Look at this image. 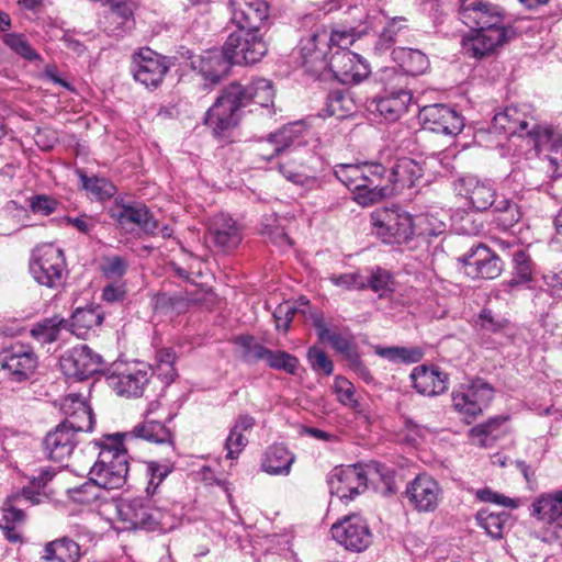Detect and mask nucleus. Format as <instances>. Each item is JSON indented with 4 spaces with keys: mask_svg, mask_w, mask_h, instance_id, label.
Listing matches in <instances>:
<instances>
[{
    "mask_svg": "<svg viewBox=\"0 0 562 562\" xmlns=\"http://www.w3.org/2000/svg\"><path fill=\"white\" fill-rule=\"evenodd\" d=\"M143 439L153 443H168L173 447V435L165 424L145 419L131 431L106 435L103 440H95L100 449L89 474L95 475L97 482L108 490H117L125 485L128 474V452L125 443Z\"/></svg>",
    "mask_w": 562,
    "mask_h": 562,
    "instance_id": "f257e3e1",
    "label": "nucleus"
},
{
    "mask_svg": "<svg viewBox=\"0 0 562 562\" xmlns=\"http://www.w3.org/2000/svg\"><path fill=\"white\" fill-rule=\"evenodd\" d=\"M272 82L259 78L248 85L233 81L221 91L213 105L205 112L203 124L217 140H226L239 125L244 109L255 103L262 108L273 102Z\"/></svg>",
    "mask_w": 562,
    "mask_h": 562,
    "instance_id": "f03ea898",
    "label": "nucleus"
},
{
    "mask_svg": "<svg viewBox=\"0 0 562 562\" xmlns=\"http://www.w3.org/2000/svg\"><path fill=\"white\" fill-rule=\"evenodd\" d=\"M302 131V124L292 123L270 134L268 142L273 146L272 153L261 157L270 160L274 156H282L279 170L283 177L293 183L313 189L318 187L315 165L319 159L313 151L302 146L300 140Z\"/></svg>",
    "mask_w": 562,
    "mask_h": 562,
    "instance_id": "7ed1b4c3",
    "label": "nucleus"
},
{
    "mask_svg": "<svg viewBox=\"0 0 562 562\" xmlns=\"http://www.w3.org/2000/svg\"><path fill=\"white\" fill-rule=\"evenodd\" d=\"M488 131L504 136L505 139L521 138L529 149L536 153L550 138L548 130L542 128L532 116L521 112L517 106H506L503 111L495 113Z\"/></svg>",
    "mask_w": 562,
    "mask_h": 562,
    "instance_id": "20e7f679",
    "label": "nucleus"
},
{
    "mask_svg": "<svg viewBox=\"0 0 562 562\" xmlns=\"http://www.w3.org/2000/svg\"><path fill=\"white\" fill-rule=\"evenodd\" d=\"M30 272L40 285L59 290L67 279L64 251L52 244L36 247L32 251Z\"/></svg>",
    "mask_w": 562,
    "mask_h": 562,
    "instance_id": "39448f33",
    "label": "nucleus"
},
{
    "mask_svg": "<svg viewBox=\"0 0 562 562\" xmlns=\"http://www.w3.org/2000/svg\"><path fill=\"white\" fill-rule=\"evenodd\" d=\"M494 387L482 378H475L469 384H461L452 391V405L470 424L491 404L494 398Z\"/></svg>",
    "mask_w": 562,
    "mask_h": 562,
    "instance_id": "423d86ee",
    "label": "nucleus"
},
{
    "mask_svg": "<svg viewBox=\"0 0 562 562\" xmlns=\"http://www.w3.org/2000/svg\"><path fill=\"white\" fill-rule=\"evenodd\" d=\"M375 233L386 244H407L414 238L413 215L400 206L376 210L372 213Z\"/></svg>",
    "mask_w": 562,
    "mask_h": 562,
    "instance_id": "0eeeda50",
    "label": "nucleus"
},
{
    "mask_svg": "<svg viewBox=\"0 0 562 562\" xmlns=\"http://www.w3.org/2000/svg\"><path fill=\"white\" fill-rule=\"evenodd\" d=\"M153 374L151 367L145 362L134 361L116 364L106 376L109 386L120 396L140 397Z\"/></svg>",
    "mask_w": 562,
    "mask_h": 562,
    "instance_id": "6e6552de",
    "label": "nucleus"
},
{
    "mask_svg": "<svg viewBox=\"0 0 562 562\" xmlns=\"http://www.w3.org/2000/svg\"><path fill=\"white\" fill-rule=\"evenodd\" d=\"M168 57L149 47H142L132 55L131 72L135 81L147 89H156L170 69Z\"/></svg>",
    "mask_w": 562,
    "mask_h": 562,
    "instance_id": "1a4fd4ad",
    "label": "nucleus"
},
{
    "mask_svg": "<svg viewBox=\"0 0 562 562\" xmlns=\"http://www.w3.org/2000/svg\"><path fill=\"white\" fill-rule=\"evenodd\" d=\"M460 16L464 24L472 31L487 32L496 31L505 32L507 35H515L512 26H504V15L497 5L484 3L481 0L471 2L463 1L459 9Z\"/></svg>",
    "mask_w": 562,
    "mask_h": 562,
    "instance_id": "9d476101",
    "label": "nucleus"
},
{
    "mask_svg": "<svg viewBox=\"0 0 562 562\" xmlns=\"http://www.w3.org/2000/svg\"><path fill=\"white\" fill-rule=\"evenodd\" d=\"M224 46L233 64L240 66L255 65L268 53V45L259 32H232Z\"/></svg>",
    "mask_w": 562,
    "mask_h": 562,
    "instance_id": "9b49d317",
    "label": "nucleus"
},
{
    "mask_svg": "<svg viewBox=\"0 0 562 562\" xmlns=\"http://www.w3.org/2000/svg\"><path fill=\"white\" fill-rule=\"evenodd\" d=\"M330 532L337 543L351 552H363L373 541L368 522L357 514L344 516L333 524Z\"/></svg>",
    "mask_w": 562,
    "mask_h": 562,
    "instance_id": "f8f14e48",
    "label": "nucleus"
},
{
    "mask_svg": "<svg viewBox=\"0 0 562 562\" xmlns=\"http://www.w3.org/2000/svg\"><path fill=\"white\" fill-rule=\"evenodd\" d=\"M117 513L122 521L130 524V529L156 530L164 527L162 513L151 506L148 496L122 499Z\"/></svg>",
    "mask_w": 562,
    "mask_h": 562,
    "instance_id": "ddd939ff",
    "label": "nucleus"
},
{
    "mask_svg": "<svg viewBox=\"0 0 562 562\" xmlns=\"http://www.w3.org/2000/svg\"><path fill=\"white\" fill-rule=\"evenodd\" d=\"M109 214L122 229L128 233H132L133 228L137 227L146 236L154 237L158 234V220L149 207L142 202L119 204L116 199L115 205L109 211Z\"/></svg>",
    "mask_w": 562,
    "mask_h": 562,
    "instance_id": "4468645a",
    "label": "nucleus"
},
{
    "mask_svg": "<svg viewBox=\"0 0 562 562\" xmlns=\"http://www.w3.org/2000/svg\"><path fill=\"white\" fill-rule=\"evenodd\" d=\"M38 359L30 345L16 342L0 352V367L12 382H23L31 378Z\"/></svg>",
    "mask_w": 562,
    "mask_h": 562,
    "instance_id": "2eb2a0df",
    "label": "nucleus"
},
{
    "mask_svg": "<svg viewBox=\"0 0 562 562\" xmlns=\"http://www.w3.org/2000/svg\"><path fill=\"white\" fill-rule=\"evenodd\" d=\"M367 483L368 473L359 463L336 467L327 476L330 494L341 501H352L367 488Z\"/></svg>",
    "mask_w": 562,
    "mask_h": 562,
    "instance_id": "dca6fc26",
    "label": "nucleus"
},
{
    "mask_svg": "<svg viewBox=\"0 0 562 562\" xmlns=\"http://www.w3.org/2000/svg\"><path fill=\"white\" fill-rule=\"evenodd\" d=\"M61 371L68 378L86 380L103 369L102 357L87 345L67 350L59 359Z\"/></svg>",
    "mask_w": 562,
    "mask_h": 562,
    "instance_id": "f3484780",
    "label": "nucleus"
},
{
    "mask_svg": "<svg viewBox=\"0 0 562 562\" xmlns=\"http://www.w3.org/2000/svg\"><path fill=\"white\" fill-rule=\"evenodd\" d=\"M424 131L446 136H457L464 127L463 116L446 104L424 106L418 114Z\"/></svg>",
    "mask_w": 562,
    "mask_h": 562,
    "instance_id": "a211bd4d",
    "label": "nucleus"
},
{
    "mask_svg": "<svg viewBox=\"0 0 562 562\" xmlns=\"http://www.w3.org/2000/svg\"><path fill=\"white\" fill-rule=\"evenodd\" d=\"M327 68L342 85H358L369 77V63L349 49H337L329 58Z\"/></svg>",
    "mask_w": 562,
    "mask_h": 562,
    "instance_id": "6ab92c4d",
    "label": "nucleus"
},
{
    "mask_svg": "<svg viewBox=\"0 0 562 562\" xmlns=\"http://www.w3.org/2000/svg\"><path fill=\"white\" fill-rule=\"evenodd\" d=\"M458 260L467 268V274L472 278L492 280L501 276L504 269V262L499 256L482 243L472 245Z\"/></svg>",
    "mask_w": 562,
    "mask_h": 562,
    "instance_id": "aec40b11",
    "label": "nucleus"
},
{
    "mask_svg": "<svg viewBox=\"0 0 562 562\" xmlns=\"http://www.w3.org/2000/svg\"><path fill=\"white\" fill-rule=\"evenodd\" d=\"M442 490L429 474H418L406 484L404 497L408 505L418 513H432L437 509Z\"/></svg>",
    "mask_w": 562,
    "mask_h": 562,
    "instance_id": "412c9836",
    "label": "nucleus"
},
{
    "mask_svg": "<svg viewBox=\"0 0 562 562\" xmlns=\"http://www.w3.org/2000/svg\"><path fill=\"white\" fill-rule=\"evenodd\" d=\"M363 172V191L353 196L361 206H369L382 199L392 195L391 184L387 181L389 169L380 162H367L360 166Z\"/></svg>",
    "mask_w": 562,
    "mask_h": 562,
    "instance_id": "4be33fe9",
    "label": "nucleus"
},
{
    "mask_svg": "<svg viewBox=\"0 0 562 562\" xmlns=\"http://www.w3.org/2000/svg\"><path fill=\"white\" fill-rule=\"evenodd\" d=\"M231 21L236 31L259 32L269 18L266 0H231Z\"/></svg>",
    "mask_w": 562,
    "mask_h": 562,
    "instance_id": "5701e85b",
    "label": "nucleus"
},
{
    "mask_svg": "<svg viewBox=\"0 0 562 562\" xmlns=\"http://www.w3.org/2000/svg\"><path fill=\"white\" fill-rule=\"evenodd\" d=\"M192 68L198 70L205 83L204 86H216L225 79L234 65L225 46L221 49H209L191 61Z\"/></svg>",
    "mask_w": 562,
    "mask_h": 562,
    "instance_id": "b1692460",
    "label": "nucleus"
},
{
    "mask_svg": "<svg viewBox=\"0 0 562 562\" xmlns=\"http://www.w3.org/2000/svg\"><path fill=\"white\" fill-rule=\"evenodd\" d=\"M328 52V29L325 25L317 26L308 37L300 42L303 65L313 72L327 69Z\"/></svg>",
    "mask_w": 562,
    "mask_h": 562,
    "instance_id": "393cba45",
    "label": "nucleus"
},
{
    "mask_svg": "<svg viewBox=\"0 0 562 562\" xmlns=\"http://www.w3.org/2000/svg\"><path fill=\"white\" fill-rule=\"evenodd\" d=\"M61 411L65 415V419L60 422L63 426L76 435L92 431L94 414L91 406L80 394L67 395L63 401Z\"/></svg>",
    "mask_w": 562,
    "mask_h": 562,
    "instance_id": "a878e982",
    "label": "nucleus"
},
{
    "mask_svg": "<svg viewBox=\"0 0 562 562\" xmlns=\"http://www.w3.org/2000/svg\"><path fill=\"white\" fill-rule=\"evenodd\" d=\"M457 189L459 194L480 212L491 209L497 199L496 190L490 182L471 175L460 177L457 181Z\"/></svg>",
    "mask_w": 562,
    "mask_h": 562,
    "instance_id": "bb28decb",
    "label": "nucleus"
},
{
    "mask_svg": "<svg viewBox=\"0 0 562 562\" xmlns=\"http://www.w3.org/2000/svg\"><path fill=\"white\" fill-rule=\"evenodd\" d=\"M411 380L417 393L436 396L448 390L449 375L434 364H419L413 369Z\"/></svg>",
    "mask_w": 562,
    "mask_h": 562,
    "instance_id": "cd10ccee",
    "label": "nucleus"
},
{
    "mask_svg": "<svg viewBox=\"0 0 562 562\" xmlns=\"http://www.w3.org/2000/svg\"><path fill=\"white\" fill-rule=\"evenodd\" d=\"M77 445V435L59 423L44 437L43 451L48 460L64 462L71 456Z\"/></svg>",
    "mask_w": 562,
    "mask_h": 562,
    "instance_id": "c85d7f7f",
    "label": "nucleus"
},
{
    "mask_svg": "<svg viewBox=\"0 0 562 562\" xmlns=\"http://www.w3.org/2000/svg\"><path fill=\"white\" fill-rule=\"evenodd\" d=\"M424 176L419 162L408 157L398 158L389 169L387 181L392 194L401 193L405 189L415 188Z\"/></svg>",
    "mask_w": 562,
    "mask_h": 562,
    "instance_id": "c756f323",
    "label": "nucleus"
},
{
    "mask_svg": "<svg viewBox=\"0 0 562 562\" xmlns=\"http://www.w3.org/2000/svg\"><path fill=\"white\" fill-rule=\"evenodd\" d=\"M209 234L214 246L223 251L235 249L243 239L241 228L228 214H217L213 217Z\"/></svg>",
    "mask_w": 562,
    "mask_h": 562,
    "instance_id": "7c9ffc66",
    "label": "nucleus"
},
{
    "mask_svg": "<svg viewBox=\"0 0 562 562\" xmlns=\"http://www.w3.org/2000/svg\"><path fill=\"white\" fill-rule=\"evenodd\" d=\"M474 32L475 34L472 37L463 42V48L468 54H470V56L476 59H482L492 55L497 47L514 37V35H507L505 32Z\"/></svg>",
    "mask_w": 562,
    "mask_h": 562,
    "instance_id": "2f4dec72",
    "label": "nucleus"
},
{
    "mask_svg": "<svg viewBox=\"0 0 562 562\" xmlns=\"http://www.w3.org/2000/svg\"><path fill=\"white\" fill-rule=\"evenodd\" d=\"M413 99L411 91L400 89L374 100L375 111L389 122L397 121L408 108Z\"/></svg>",
    "mask_w": 562,
    "mask_h": 562,
    "instance_id": "473e14b6",
    "label": "nucleus"
},
{
    "mask_svg": "<svg viewBox=\"0 0 562 562\" xmlns=\"http://www.w3.org/2000/svg\"><path fill=\"white\" fill-rule=\"evenodd\" d=\"M203 301L200 292H159L155 296V308L162 313L176 312L186 313L191 305L200 304Z\"/></svg>",
    "mask_w": 562,
    "mask_h": 562,
    "instance_id": "72a5a7b5",
    "label": "nucleus"
},
{
    "mask_svg": "<svg viewBox=\"0 0 562 562\" xmlns=\"http://www.w3.org/2000/svg\"><path fill=\"white\" fill-rule=\"evenodd\" d=\"M103 319L104 315L99 305L77 307L68 321L67 328L76 336L81 337L88 330L100 326Z\"/></svg>",
    "mask_w": 562,
    "mask_h": 562,
    "instance_id": "f704fd0d",
    "label": "nucleus"
},
{
    "mask_svg": "<svg viewBox=\"0 0 562 562\" xmlns=\"http://www.w3.org/2000/svg\"><path fill=\"white\" fill-rule=\"evenodd\" d=\"M109 4V12L105 15V21L110 24H115L113 27L105 26V31L114 36H122L127 30L134 26V13L130 2H113Z\"/></svg>",
    "mask_w": 562,
    "mask_h": 562,
    "instance_id": "c9c22d12",
    "label": "nucleus"
},
{
    "mask_svg": "<svg viewBox=\"0 0 562 562\" xmlns=\"http://www.w3.org/2000/svg\"><path fill=\"white\" fill-rule=\"evenodd\" d=\"M295 457L282 443L272 445L265 453L261 468L272 475L289 474Z\"/></svg>",
    "mask_w": 562,
    "mask_h": 562,
    "instance_id": "e433bc0d",
    "label": "nucleus"
},
{
    "mask_svg": "<svg viewBox=\"0 0 562 562\" xmlns=\"http://www.w3.org/2000/svg\"><path fill=\"white\" fill-rule=\"evenodd\" d=\"M79 558V544L67 537L47 542L41 557L45 562H78Z\"/></svg>",
    "mask_w": 562,
    "mask_h": 562,
    "instance_id": "4c0bfd02",
    "label": "nucleus"
},
{
    "mask_svg": "<svg viewBox=\"0 0 562 562\" xmlns=\"http://www.w3.org/2000/svg\"><path fill=\"white\" fill-rule=\"evenodd\" d=\"M393 59L411 76L424 74L429 67L428 57L419 49L398 47L392 50Z\"/></svg>",
    "mask_w": 562,
    "mask_h": 562,
    "instance_id": "58836bf2",
    "label": "nucleus"
},
{
    "mask_svg": "<svg viewBox=\"0 0 562 562\" xmlns=\"http://www.w3.org/2000/svg\"><path fill=\"white\" fill-rule=\"evenodd\" d=\"M532 515L547 522L562 520V490L540 495L532 504Z\"/></svg>",
    "mask_w": 562,
    "mask_h": 562,
    "instance_id": "ea45409f",
    "label": "nucleus"
},
{
    "mask_svg": "<svg viewBox=\"0 0 562 562\" xmlns=\"http://www.w3.org/2000/svg\"><path fill=\"white\" fill-rule=\"evenodd\" d=\"M533 268L535 263L526 250L515 251L513 255V278L504 283L505 290H513L530 283L533 279Z\"/></svg>",
    "mask_w": 562,
    "mask_h": 562,
    "instance_id": "a19ab883",
    "label": "nucleus"
},
{
    "mask_svg": "<svg viewBox=\"0 0 562 562\" xmlns=\"http://www.w3.org/2000/svg\"><path fill=\"white\" fill-rule=\"evenodd\" d=\"M104 491H109L90 475L89 480L79 486L67 491L69 498L81 505L102 504L105 501Z\"/></svg>",
    "mask_w": 562,
    "mask_h": 562,
    "instance_id": "79ce46f5",
    "label": "nucleus"
},
{
    "mask_svg": "<svg viewBox=\"0 0 562 562\" xmlns=\"http://www.w3.org/2000/svg\"><path fill=\"white\" fill-rule=\"evenodd\" d=\"M68 321L59 315L43 318L33 325L31 336L41 344H52L59 338L61 328H66Z\"/></svg>",
    "mask_w": 562,
    "mask_h": 562,
    "instance_id": "37998d69",
    "label": "nucleus"
},
{
    "mask_svg": "<svg viewBox=\"0 0 562 562\" xmlns=\"http://www.w3.org/2000/svg\"><path fill=\"white\" fill-rule=\"evenodd\" d=\"M509 516L506 512L493 513L482 508L476 513L475 520L492 539L499 540L503 538L504 526Z\"/></svg>",
    "mask_w": 562,
    "mask_h": 562,
    "instance_id": "c03bdc74",
    "label": "nucleus"
},
{
    "mask_svg": "<svg viewBox=\"0 0 562 562\" xmlns=\"http://www.w3.org/2000/svg\"><path fill=\"white\" fill-rule=\"evenodd\" d=\"M363 32L355 24H336L328 30V48L348 49Z\"/></svg>",
    "mask_w": 562,
    "mask_h": 562,
    "instance_id": "a18cd8bd",
    "label": "nucleus"
},
{
    "mask_svg": "<svg viewBox=\"0 0 562 562\" xmlns=\"http://www.w3.org/2000/svg\"><path fill=\"white\" fill-rule=\"evenodd\" d=\"M491 209L497 214L496 220L503 229L512 228L521 218L519 205L510 199H496Z\"/></svg>",
    "mask_w": 562,
    "mask_h": 562,
    "instance_id": "49530a36",
    "label": "nucleus"
},
{
    "mask_svg": "<svg viewBox=\"0 0 562 562\" xmlns=\"http://www.w3.org/2000/svg\"><path fill=\"white\" fill-rule=\"evenodd\" d=\"M335 177L346 186L355 196L363 191V172L359 165H338L334 169Z\"/></svg>",
    "mask_w": 562,
    "mask_h": 562,
    "instance_id": "de8ad7c7",
    "label": "nucleus"
},
{
    "mask_svg": "<svg viewBox=\"0 0 562 562\" xmlns=\"http://www.w3.org/2000/svg\"><path fill=\"white\" fill-rule=\"evenodd\" d=\"M235 342L243 348V359L248 363H257L261 360L267 361L271 350L258 342L251 335H240L236 338Z\"/></svg>",
    "mask_w": 562,
    "mask_h": 562,
    "instance_id": "09e8293b",
    "label": "nucleus"
},
{
    "mask_svg": "<svg viewBox=\"0 0 562 562\" xmlns=\"http://www.w3.org/2000/svg\"><path fill=\"white\" fill-rule=\"evenodd\" d=\"M376 355L390 361H402L405 363H416L422 360L424 352L420 348H405V347H376Z\"/></svg>",
    "mask_w": 562,
    "mask_h": 562,
    "instance_id": "8fccbe9b",
    "label": "nucleus"
},
{
    "mask_svg": "<svg viewBox=\"0 0 562 562\" xmlns=\"http://www.w3.org/2000/svg\"><path fill=\"white\" fill-rule=\"evenodd\" d=\"M313 326L317 331L318 339L321 341H328L331 344L333 348H335L340 353L348 351L352 346L350 339L344 337L341 334L331 331L325 324L322 316H316L313 319Z\"/></svg>",
    "mask_w": 562,
    "mask_h": 562,
    "instance_id": "3c124183",
    "label": "nucleus"
},
{
    "mask_svg": "<svg viewBox=\"0 0 562 562\" xmlns=\"http://www.w3.org/2000/svg\"><path fill=\"white\" fill-rule=\"evenodd\" d=\"M414 237L427 239L440 235L445 229V224L429 214L413 215Z\"/></svg>",
    "mask_w": 562,
    "mask_h": 562,
    "instance_id": "603ef678",
    "label": "nucleus"
},
{
    "mask_svg": "<svg viewBox=\"0 0 562 562\" xmlns=\"http://www.w3.org/2000/svg\"><path fill=\"white\" fill-rule=\"evenodd\" d=\"M83 189L89 191L97 200H108L116 193V187L105 178L88 177L80 173Z\"/></svg>",
    "mask_w": 562,
    "mask_h": 562,
    "instance_id": "864d4df0",
    "label": "nucleus"
},
{
    "mask_svg": "<svg viewBox=\"0 0 562 562\" xmlns=\"http://www.w3.org/2000/svg\"><path fill=\"white\" fill-rule=\"evenodd\" d=\"M146 475L149 477L146 494L153 495L164 480L173 471V464L169 461L164 463L157 461H146Z\"/></svg>",
    "mask_w": 562,
    "mask_h": 562,
    "instance_id": "5fc2aeb1",
    "label": "nucleus"
},
{
    "mask_svg": "<svg viewBox=\"0 0 562 562\" xmlns=\"http://www.w3.org/2000/svg\"><path fill=\"white\" fill-rule=\"evenodd\" d=\"M3 43L16 55L29 60H41V55L31 46L24 34L8 33L2 38Z\"/></svg>",
    "mask_w": 562,
    "mask_h": 562,
    "instance_id": "6e6d98bb",
    "label": "nucleus"
},
{
    "mask_svg": "<svg viewBox=\"0 0 562 562\" xmlns=\"http://www.w3.org/2000/svg\"><path fill=\"white\" fill-rule=\"evenodd\" d=\"M402 22H405V19L401 16L393 18L387 23V25L380 33L378 41L375 42V53L382 55L393 48L396 43V36L398 32L406 27L405 25L401 24Z\"/></svg>",
    "mask_w": 562,
    "mask_h": 562,
    "instance_id": "4d7b16f0",
    "label": "nucleus"
},
{
    "mask_svg": "<svg viewBox=\"0 0 562 562\" xmlns=\"http://www.w3.org/2000/svg\"><path fill=\"white\" fill-rule=\"evenodd\" d=\"M270 369L284 371L288 374L294 375L300 366L297 357L284 350H270L266 361Z\"/></svg>",
    "mask_w": 562,
    "mask_h": 562,
    "instance_id": "13d9d810",
    "label": "nucleus"
},
{
    "mask_svg": "<svg viewBox=\"0 0 562 562\" xmlns=\"http://www.w3.org/2000/svg\"><path fill=\"white\" fill-rule=\"evenodd\" d=\"M16 503V496H7L2 504V519L0 522L10 526H21L26 521V513Z\"/></svg>",
    "mask_w": 562,
    "mask_h": 562,
    "instance_id": "bf43d9fd",
    "label": "nucleus"
},
{
    "mask_svg": "<svg viewBox=\"0 0 562 562\" xmlns=\"http://www.w3.org/2000/svg\"><path fill=\"white\" fill-rule=\"evenodd\" d=\"M306 359L311 366V369L316 373H323L324 375H331L334 372V363L327 353L316 346H312L307 349Z\"/></svg>",
    "mask_w": 562,
    "mask_h": 562,
    "instance_id": "052dcab7",
    "label": "nucleus"
},
{
    "mask_svg": "<svg viewBox=\"0 0 562 562\" xmlns=\"http://www.w3.org/2000/svg\"><path fill=\"white\" fill-rule=\"evenodd\" d=\"M327 113L329 116L345 119L351 113V100L340 91H334L327 98Z\"/></svg>",
    "mask_w": 562,
    "mask_h": 562,
    "instance_id": "680f3d73",
    "label": "nucleus"
},
{
    "mask_svg": "<svg viewBox=\"0 0 562 562\" xmlns=\"http://www.w3.org/2000/svg\"><path fill=\"white\" fill-rule=\"evenodd\" d=\"M507 420L505 416H495L488 418L485 423L479 424L471 428L470 436L479 438L480 443L486 447L488 438Z\"/></svg>",
    "mask_w": 562,
    "mask_h": 562,
    "instance_id": "e2e57ef3",
    "label": "nucleus"
},
{
    "mask_svg": "<svg viewBox=\"0 0 562 562\" xmlns=\"http://www.w3.org/2000/svg\"><path fill=\"white\" fill-rule=\"evenodd\" d=\"M366 283L367 288L371 289L373 292L393 291L391 288L393 277L387 270L381 267H375L371 270L370 277L368 279L366 278Z\"/></svg>",
    "mask_w": 562,
    "mask_h": 562,
    "instance_id": "0e129e2a",
    "label": "nucleus"
},
{
    "mask_svg": "<svg viewBox=\"0 0 562 562\" xmlns=\"http://www.w3.org/2000/svg\"><path fill=\"white\" fill-rule=\"evenodd\" d=\"M158 370L159 374L164 376L167 384L175 381L177 371L173 367L176 360V353L169 349L164 348L157 352Z\"/></svg>",
    "mask_w": 562,
    "mask_h": 562,
    "instance_id": "69168bd1",
    "label": "nucleus"
},
{
    "mask_svg": "<svg viewBox=\"0 0 562 562\" xmlns=\"http://www.w3.org/2000/svg\"><path fill=\"white\" fill-rule=\"evenodd\" d=\"M128 263L121 256L106 257L101 265V272L108 279H121L127 271Z\"/></svg>",
    "mask_w": 562,
    "mask_h": 562,
    "instance_id": "338daca9",
    "label": "nucleus"
},
{
    "mask_svg": "<svg viewBox=\"0 0 562 562\" xmlns=\"http://www.w3.org/2000/svg\"><path fill=\"white\" fill-rule=\"evenodd\" d=\"M329 280L333 284L346 290L367 289L366 278L359 272L333 274Z\"/></svg>",
    "mask_w": 562,
    "mask_h": 562,
    "instance_id": "774afa93",
    "label": "nucleus"
}]
</instances>
